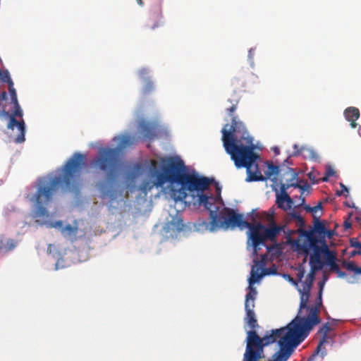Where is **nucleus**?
<instances>
[{
  "instance_id": "f257e3e1",
  "label": "nucleus",
  "mask_w": 361,
  "mask_h": 361,
  "mask_svg": "<svg viewBox=\"0 0 361 361\" xmlns=\"http://www.w3.org/2000/svg\"><path fill=\"white\" fill-rule=\"evenodd\" d=\"M161 170L158 169L156 160L151 161L149 174L151 180H144L140 185L141 190L147 193L154 187L162 188L169 183V193L175 201H185L187 191H200L209 188L212 180L200 176L196 172L186 171L184 161L178 157H170L161 159Z\"/></svg>"
},
{
  "instance_id": "f03ea898",
  "label": "nucleus",
  "mask_w": 361,
  "mask_h": 361,
  "mask_svg": "<svg viewBox=\"0 0 361 361\" xmlns=\"http://www.w3.org/2000/svg\"><path fill=\"white\" fill-rule=\"evenodd\" d=\"M228 102L231 104L226 109V112L231 117V126L227 129L228 124H226L221 130L225 150L231 155L238 169H246V181L264 180L266 178L262 175L257 163L259 156L254 152L252 138L248 135L243 123L238 121L237 117L233 116L240 102V97L234 95Z\"/></svg>"
},
{
  "instance_id": "7ed1b4c3",
  "label": "nucleus",
  "mask_w": 361,
  "mask_h": 361,
  "mask_svg": "<svg viewBox=\"0 0 361 361\" xmlns=\"http://www.w3.org/2000/svg\"><path fill=\"white\" fill-rule=\"evenodd\" d=\"M85 159V155L75 152L62 167L61 176L44 177L39 180L37 190L32 199L36 204L34 217L48 218L49 214L44 205L51 202L59 184L65 191L79 192L80 176Z\"/></svg>"
},
{
  "instance_id": "20e7f679",
  "label": "nucleus",
  "mask_w": 361,
  "mask_h": 361,
  "mask_svg": "<svg viewBox=\"0 0 361 361\" xmlns=\"http://www.w3.org/2000/svg\"><path fill=\"white\" fill-rule=\"evenodd\" d=\"M119 140L116 148L104 147L99 151V156L96 157L93 163L103 171H108L106 180L100 181L97 188L100 192V197L109 200V207H112L114 201L118 197V192L115 188L116 169L118 164L119 152L127 146L131 145L135 142V138L130 136H121L118 137Z\"/></svg>"
},
{
  "instance_id": "39448f33",
  "label": "nucleus",
  "mask_w": 361,
  "mask_h": 361,
  "mask_svg": "<svg viewBox=\"0 0 361 361\" xmlns=\"http://www.w3.org/2000/svg\"><path fill=\"white\" fill-rule=\"evenodd\" d=\"M208 188H207V190ZM206 190V189H205ZM204 190H200L197 192V202L200 205L204 206V207L209 212L210 218V228L211 231H215L219 228L227 230L226 224L224 223L227 221L228 214L231 213V210H233L231 208L224 207L222 200L219 201L217 197L212 195H207L203 193ZM195 192V190L193 191Z\"/></svg>"
},
{
  "instance_id": "423d86ee",
  "label": "nucleus",
  "mask_w": 361,
  "mask_h": 361,
  "mask_svg": "<svg viewBox=\"0 0 361 361\" xmlns=\"http://www.w3.org/2000/svg\"><path fill=\"white\" fill-rule=\"evenodd\" d=\"M326 233V227L323 222L314 218V228L312 230L304 231L302 235L306 241L300 243L297 241L295 245L299 252L302 253L305 257L312 251V259H317V252L320 248L328 246L326 240L324 239V233Z\"/></svg>"
},
{
  "instance_id": "0eeeda50",
  "label": "nucleus",
  "mask_w": 361,
  "mask_h": 361,
  "mask_svg": "<svg viewBox=\"0 0 361 361\" xmlns=\"http://www.w3.org/2000/svg\"><path fill=\"white\" fill-rule=\"evenodd\" d=\"M231 213L228 214L227 221L225 222L228 229H234L238 228L240 230L248 228L249 238L252 240L254 253L257 254L258 247L261 244H264L267 240L264 236V225L261 223L254 224L244 220L243 214H238L235 210H231Z\"/></svg>"
},
{
  "instance_id": "6e6552de",
  "label": "nucleus",
  "mask_w": 361,
  "mask_h": 361,
  "mask_svg": "<svg viewBox=\"0 0 361 361\" xmlns=\"http://www.w3.org/2000/svg\"><path fill=\"white\" fill-rule=\"evenodd\" d=\"M290 325V323L286 327L271 330L270 333L267 332L262 338L257 335L256 331H248L247 332L245 352L264 354V347L274 343L277 340L279 341L287 332Z\"/></svg>"
},
{
  "instance_id": "1a4fd4ad",
  "label": "nucleus",
  "mask_w": 361,
  "mask_h": 361,
  "mask_svg": "<svg viewBox=\"0 0 361 361\" xmlns=\"http://www.w3.org/2000/svg\"><path fill=\"white\" fill-rule=\"evenodd\" d=\"M322 305V288L319 292L318 298L314 306L309 307V314L306 317H302L298 315L291 322L290 326L297 330L296 332L307 336L313 326L319 324L321 319L319 317L320 307Z\"/></svg>"
},
{
  "instance_id": "9d476101",
  "label": "nucleus",
  "mask_w": 361,
  "mask_h": 361,
  "mask_svg": "<svg viewBox=\"0 0 361 361\" xmlns=\"http://www.w3.org/2000/svg\"><path fill=\"white\" fill-rule=\"evenodd\" d=\"M292 326H289L287 332L279 341L280 350L273 355V359L269 361H286L290 356L293 348L305 340L306 336L298 334Z\"/></svg>"
},
{
  "instance_id": "9b49d317",
  "label": "nucleus",
  "mask_w": 361,
  "mask_h": 361,
  "mask_svg": "<svg viewBox=\"0 0 361 361\" xmlns=\"http://www.w3.org/2000/svg\"><path fill=\"white\" fill-rule=\"evenodd\" d=\"M317 260L312 259V252L310 255V265L314 270H321L324 264L329 266L332 271L338 270V265L336 263V255L331 251L328 246L320 248L317 252Z\"/></svg>"
},
{
  "instance_id": "f8f14e48",
  "label": "nucleus",
  "mask_w": 361,
  "mask_h": 361,
  "mask_svg": "<svg viewBox=\"0 0 361 361\" xmlns=\"http://www.w3.org/2000/svg\"><path fill=\"white\" fill-rule=\"evenodd\" d=\"M14 108L15 110L13 113L10 115L8 111L4 110L0 111V118L1 119H9L8 123V128L13 130L15 127H17L20 131V134L16 139V142L21 143L25 141V123L22 120L20 121H18L16 116L22 117L23 116V111L20 109V106L18 102L16 94L14 93Z\"/></svg>"
},
{
  "instance_id": "ddd939ff",
  "label": "nucleus",
  "mask_w": 361,
  "mask_h": 361,
  "mask_svg": "<svg viewBox=\"0 0 361 361\" xmlns=\"http://www.w3.org/2000/svg\"><path fill=\"white\" fill-rule=\"evenodd\" d=\"M337 320L332 319L331 322H327L320 327L317 334L321 336V338L315 351L307 361H314L316 356L322 351V346L333 340L334 334H331V331L337 326Z\"/></svg>"
},
{
  "instance_id": "4468645a",
  "label": "nucleus",
  "mask_w": 361,
  "mask_h": 361,
  "mask_svg": "<svg viewBox=\"0 0 361 361\" xmlns=\"http://www.w3.org/2000/svg\"><path fill=\"white\" fill-rule=\"evenodd\" d=\"M138 75L143 82L141 89L142 94L143 95L149 94L155 90V85L149 76L148 69L145 68H141L138 72Z\"/></svg>"
},
{
  "instance_id": "2eb2a0df",
  "label": "nucleus",
  "mask_w": 361,
  "mask_h": 361,
  "mask_svg": "<svg viewBox=\"0 0 361 361\" xmlns=\"http://www.w3.org/2000/svg\"><path fill=\"white\" fill-rule=\"evenodd\" d=\"M285 175L288 176L290 178L289 179H286V183H282L281 185L280 194L287 193L286 190L290 187H299L298 183L295 182V180L297 179L298 173L293 169L288 167L286 172L283 173V176Z\"/></svg>"
},
{
  "instance_id": "dca6fc26",
  "label": "nucleus",
  "mask_w": 361,
  "mask_h": 361,
  "mask_svg": "<svg viewBox=\"0 0 361 361\" xmlns=\"http://www.w3.org/2000/svg\"><path fill=\"white\" fill-rule=\"evenodd\" d=\"M78 232V222L75 220L71 224H67L61 228V233L62 235L70 240L71 242H74L77 240V234Z\"/></svg>"
},
{
  "instance_id": "f3484780",
  "label": "nucleus",
  "mask_w": 361,
  "mask_h": 361,
  "mask_svg": "<svg viewBox=\"0 0 361 361\" xmlns=\"http://www.w3.org/2000/svg\"><path fill=\"white\" fill-rule=\"evenodd\" d=\"M283 228V226H277L272 220L269 227L267 228L264 226V228H262V230H264V236L266 238V240H270L271 241L275 240Z\"/></svg>"
},
{
  "instance_id": "a211bd4d",
  "label": "nucleus",
  "mask_w": 361,
  "mask_h": 361,
  "mask_svg": "<svg viewBox=\"0 0 361 361\" xmlns=\"http://www.w3.org/2000/svg\"><path fill=\"white\" fill-rule=\"evenodd\" d=\"M139 130L145 139H153L155 135V128L149 122L142 121L139 125Z\"/></svg>"
},
{
  "instance_id": "6ab92c4d",
  "label": "nucleus",
  "mask_w": 361,
  "mask_h": 361,
  "mask_svg": "<svg viewBox=\"0 0 361 361\" xmlns=\"http://www.w3.org/2000/svg\"><path fill=\"white\" fill-rule=\"evenodd\" d=\"M254 308L255 307H245L246 314L244 318V321L250 328V331H255V329L258 327Z\"/></svg>"
},
{
  "instance_id": "aec40b11",
  "label": "nucleus",
  "mask_w": 361,
  "mask_h": 361,
  "mask_svg": "<svg viewBox=\"0 0 361 361\" xmlns=\"http://www.w3.org/2000/svg\"><path fill=\"white\" fill-rule=\"evenodd\" d=\"M344 116L345 119L350 122L351 128H356L357 124L355 121L360 117L359 109L354 106L348 107L344 111Z\"/></svg>"
},
{
  "instance_id": "412c9836",
  "label": "nucleus",
  "mask_w": 361,
  "mask_h": 361,
  "mask_svg": "<svg viewBox=\"0 0 361 361\" xmlns=\"http://www.w3.org/2000/svg\"><path fill=\"white\" fill-rule=\"evenodd\" d=\"M276 204L279 208L283 210L289 209L293 204L291 197L288 193L277 194L276 195Z\"/></svg>"
},
{
  "instance_id": "4be33fe9",
  "label": "nucleus",
  "mask_w": 361,
  "mask_h": 361,
  "mask_svg": "<svg viewBox=\"0 0 361 361\" xmlns=\"http://www.w3.org/2000/svg\"><path fill=\"white\" fill-rule=\"evenodd\" d=\"M302 289H299L300 293V312L302 309L308 310L307 302L310 295V290L307 289L306 286L302 285Z\"/></svg>"
},
{
  "instance_id": "5701e85b",
  "label": "nucleus",
  "mask_w": 361,
  "mask_h": 361,
  "mask_svg": "<svg viewBox=\"0 0 361 361\" xmlns=\"http://www.w3.org/2000/svg\"><path fill=\"white\" fill-rule=\"evenodd\" d=\"M248 293L245 296V307H255V300L257 296V290L252 287V285L249 284Z\"/></svg>"
},
{
  "instance_id": "b1692460",
  "label": "nucleus",
  "mask_w": 361,
  "mask_h": 361,
  "mask_svg": "<svg viewBox=\"0 0 361 361\" xmlns=\"http://www.w3.org/2000/svg\"><path fill=\"white\" fill-rule=\"evenodd\" d=\"M260 269V267H252L250 271V277L248 279L249 284L253 285L264 276L262 271L259 272Z\"/></svg>"
},
{
  "instance_id": "393cba45",
  "label": "nucleus",
  "mask_w": 361,
  "mask_h": 361,
  "mask_svg": "<svg viewBox=\"0 0 361 361\" xmlns=\"http://www.w3.org/2000/svg\"><path fill=\"white\" fill-rule=\"evenodd\" d=\"M264 357V354H260V353L245 352L243 361H260Z\"/></svg>"
},
{
  "instance_id": "a878e982",
  "label": "nucleus",
  "mask_w": 361,
  "mask_h": 361,
  "mask_svg": "<svg viewBox=\"0 0 361 361\" xmlns=\"http://www.w3.org/2000/svg\"><path fill=\"white\" fill-rule=\"evenodd\" d=\"M279 172V167L271 163L268 164L267 169L265 171V176L266 178H270L272 176L278 175Z\"/></svg>"
},
{
  "instance_id": "bb28decb",
  "label": "nucleus",
  "mask_w": 361,
  "mask_h": 361,
  "mask_svg": "<svg viewBox=\"0 0 361 361\" xmlns=\"http://www.w3.org/2000/svg\"><path fill=\"white\" fill-rule=\"evenodd\" d=\"M171 228L173 231H181L184 228L183 220L180 218L173 219L171 222Z\"/></svg>"
},
{
  "instance_id": "cd10ccee",
  "label": "nucleus",
  "mask_w": 361,
  "mask_h": 361,
  "mask_svg": "<svg viewBox=\"0 0 361 361\" xmlns=\"http://www.w3.org/2000/svg\"><path fill=\"white\" fill-rule=\"evenodd\" d=\"M317 270H314L311 268V272L308 274L305 281L302 283V285L306 286L307 289H311L312 282L314 279V273Z\"/></svg>"
},
{
  "instance_id": "c85d7f7f",
  "label": "nucleus",
  "mask_w": 361,
  "mask_h": 361,
  "mask_svg": "<svg viewBox=\"0 0 361 361\" xmlns=\"http://www.w3.org/2000/svg\"><path fill=\"white\" fill-rule=\"evenodd\" d=\"M161 13L159 12L157 13L156 16L151 18L152 20H154V18H157V20L153 25H152L150 26V28L152 30H154L155 28L161 25L162 23L161 21Z\"/></svg>"
},
{
  "instance_id": "c756f323",
  "label": "nucleus",
  "mask_w": 361,
  "mask_h": 361,
  "mask_svg": "<svg viewBox=\"0 0 361 361\" xmlns=\"http://www.w3.org/2000/svg\"><path fill=\"white\" fill-rule=\"evenodd\" d=\"M340 187L341 188V190L336 191V195L341 196L344 195L345 197H348V188L343 183H340Z\"/></svg>"
},
{
  "instance_id": "7c9ffc66",
  "label": "nucleus",
  "mask_w": 361,
  "mask_h": 361,
  "mask_svg": "<svg viewBox=\"0 0 361 361\" xmlns=\"http://www.w3.org/2000/svg\"><path fill=\"white\" fill-rule=\"evenodd\" d=\"M295 182H298V185H299V187H295V188L300 189L301 190H302V192L307 190L310 188V185H308L307 181H303V180L298 181V178H297L296 180H295Z\"/></svg>"
},
{
  "instance_id": "2f4dec72",
  "label": "nucleus",
  "mask_w": 361,
  "mask_h": 361,
  "mask_svg": "<svg viewBox=\"0 0 361 361\" xmlns=\"http://www.w3.org/2000/svg\"><path fill=\"white\" fill-rule=\"evenodd\" d=\"M342 265L348 270L355 271L356 265L353 262H347L346 261H343Z\"/></svg>"
},
{
  "instance_id": "473e14b6",
  "label": "nucleus",
  "mask_w": 361,
  "mask_h": 361,
  "mask_svg": "<svg viewBox=\"0 0 361 361\" xmlns=\"http://www.w3.org/2000/svg\"><path fill=\"white\" fill-rule=\"evenodd\" d=\"M8 247L6 246H0V252L1 250H4L5 252L10 251L15 247V245L13 243V240H10L7 243Z\"/></svg>"
},
{
  "instance_id": "72a5a7b5",
  "label": "nucleus",
  "mask_w": 361,
  "mask_h": 361,
  "mask_svg": "<svg viewBox=\"0 0 361 361\" xmlns=\"http://www.w3.org/2000/svg\"><path fill=\"white\" fill-rule=\"evenodd\" d=\"M48 226L51 227V228H59L60 231L61 230L62 228L64 227V226H63L62 221H56L55 222L49 223V224H48Z\"/></svg>"
},
{
  "instance_id": "f704fd0d",
  "label": "nucleus",
  "mask_w": 361,
  "mask_h": 361,
  "mask_svg": "<svg viewBox=\"0 0 361 361\" xmlns=\"http://www.w3.org/2000/svg\"><path fill=\"white\" fill-rule=\"evenodd\" d=\"M334 173H335L334 170L332 168L329 167L326 171V174H325V176L323 178V180L327 181L329 178L331 176H333L334 175Z\"/></svg>"
},
{
  "instance_id": "c9c22d12",
  "label": "nucleus",
  "mask_w": 361,
  "mask_h": 361,
  "mask_svg": "<svg viewBox=\"0 0 361 361\" xmlns=\"http://www.w3.org/2000/svg\"><path fill=\"white\" fill-rule=\"evenodd\" d=\"M350 245L352 247L361 249V243H360L356 238L350 239Z\"/></svg>"
},
{
  "instance_id": "e433bc0d",
  "label": "nucleus",
  "mask_w": 361,
  "mask_h": 361,
  "mask_svg": "<svg viewBox=\"0 0 361 361\" xmlns=\"http://www.w3.org/2000/svg\"><path fill=\"white\" fill-rule=\"evenodd\" d=\"M262 272H263V275L265 276V275H269L271 274H275L276 272V270L275 268H274L273 269H271L270 268H265V269H262Z\"/></svg>"
},
{
  "instance_id": "4c0bfd02",
  "label": "nucleus",
  "mask_w": 361,
  "mask_h": 361,
  "mask_svg": "<svg viewBox=\"0 0 361 361\" xmlns=\"http://www.w3.org/2000/svg\"><path fill=\"white\" fill-rule=\"evenodd\" d=\"M322 209V202H319L317 205L312 207V213L317 212Z\"/></svg>"
},
{
  "instance_id": "58836bf2",
  "label": "nucleus",
  "mask_w": 361,
  "mask_h": 361,
  "mask_svg": "<svg viewBox=\"0 0 361 361\" xmlns=\"http://www.w3.org/2000/svg\"><path fill=\"white\" fill-rule=\"evenodd\" d=\"M334 231L331 230H327L326 228V233H324V239H325L326 237H328L329 238H331L333 236Z\"/></svg>"
},
{
  "instance_id": "ea45409f",
  "label": "nucleus",
  "mask_w": 361,
  "mask_h": 361,
  "mask_svg": "<svg viewBox=\"0 0 361 361\" xmlns=\"http://www.w3.org/2000/svg\"><path fill=\"white\" fill-rule=\"evenodd\" d=\"M293 148H294L295 151L293 152V155L297 156V155L300 154L299 146L298 145L295 144L293 145Z\"/></svg>"
},
{
  "instance_id": "a19ab883",
  "label": "nucleus",
  "mask_w": 361,
  "mask_h": 361,
  "mask_svg": "<svg viewBox=\"0 0 361 361\" xmlns=\"http://www.w3.org/2000/svg\"><path fill=\"white\" fill-rule=\"evenodd\" d=\"M334 272H336L338 276L340 278H343L346 276L345 273L342 271L339 267H338V270L335 271Z\"/></svg>"
},
{
  "instance_id": "79ce46f5",
  "label": "nucleus",
  "mask_w": 361,
  "mask_h": 361,
  "mask_svg": "<svg viewBox=\"0 0 361 361\" xmlns=\"http://www.w3.org/2000/svg\"><path fill=\"white\" fill-rule=\"evenodd\" d=\"M345 229H349L352 226V224L349 221H345L343 224Z\"/></svg>"
},
{
  "instance_id": "37998d69",
  "label": "nucleus",
  "mask_w": 361,
  "mask_h": 361,
  "mask_svg": "<svg viewBox=\"0 0 361 361\" xmlns=\"http://www.w3.org/2000/svg\"><path fill=\"white\" fill-rule=\"evenodd\" d=\"M308 178H309L311 180H312L313 183L317 182V181L315 180V177H314V176L313 175V173H308Z\"/></svg>"
},
{
  "instance_id": "c03bdc74",
  "label": "nucleus",
  "mask_w": 361,
  "mask_h": 361,
  "mask_svg": "<svg viewBox=\"0 0 361 361\" xmlns=\"http://www.w3.org/2000/svg\"><path fill=\"white\" fill-rule=\"evenodd\" d=\"M357 274H361V267H355V271Z\"/></svg>"
},
{
  "instance_id": "a18cd8bd",
  "label": "nucleus",
  "mask_w": 361,
  "mask_h": 361,
  "mask_svg": "<svg viewBox=\"0 0 361 361\" xmlns=\"http://www.w3.org/2000/svg\"><path fill=\"white\" fill-rule=\"evenodd\" d=\"M312 207H310V206H309V205H306V206L305 207V209L307 212H312Z\"/></svg>"
},
{
  "instance_id": "49530a36",
  "label": "nucleus",
  "mask_w": 361,
  "mask_h": 361,
  "mask_svg": "<svg viewBox=\"0 0 361 361\" xmlns=\"http://www.w3.org/2000/svg\"><path fill=\"white\" fill-rule=\"evenodd\" d=\"M10 91H11V97H12V100L14 102V92H16L15 90H11L10 89ZM16 94V93H15Z\"/></svg>"
},
{
  "instance_id": "de8ad7c7",
  "label": "nucleus",
  "mask_w": 361,
  "mask_h": 361,
  "mask_svg": "<svg viewBox=\"0 0 361 361\" xmlns=\"http://www.w3.org/2000/svg\"><path fill=\"white\" fill-rule=\"evenodd\" d=\"M303 274H304V273H303V271H300V272H299V273L298 274V278L300 279V280H301V279L302 278V276H303Z\"/></svg>"
},
{
  "instance_id": "09e8293b",
  "label": "nucleus",
  "mask_w": 361,
  "mask_h": 361,
  "mask_svg": "<svg viewBox=\"0 0 361 361\" xmlns=\"http://www.w3.org/2000/svg\"><path fill=\"white\" fill-rule=\"evenodd\" d=\"M136 1L141 6H142L144 5V2L142 0H136Z\"/></svg>"
},
{
  "instance_id": "8fccbe9b",
  "label": "nucleus",
  "mask_w": 361,
  "mask_h": 361,
  "mask_svg": "<svg viewBox=\"0 0 361 361\" xmlns=\"http://www.w3.org/2000/svg\"><path fill=\"white\" fill-rule=\"evenodd\" d=\"M295 217L298 219L299 221L303 223V219L300 216H295Z\"/></svg>"
},
{
  "instance_id": "3c124183",
  "label": "nucleus",
  "mask_w": 361,
  "mask_h": 361,
  "mask_svg": "<svg viewBox=\"0 0 361 361\" xmlns=\"http://www.w3.org/2000/svg\"><path fill=\"white\" fill-rule=\"evenodd\" d=\"M355 219L358 222L361 221V213Z\"/></svg>"
},
{
  "instance_id": "603ef678",
  "label": "nucleus",
  "mask_w": 361,
  "mask_h": 361,
  "mask_svg": "<svg viewBox=\"0 0 361 361\" xmlns=\"http://www.w3.org/2000/svg\"><path fill=\"white\" fill-rule=\"evenodd\" d=\"M358 255V254H357V250H354V251H353V252H351V256H354V255Z\"/></svg>"
},
{
  "instance_id": "864d4df0",
  "label": "nucleus",
  "mask_w": 361,
  "mask_h": 361,
  "mask_svg": "<svg viewBox=\"0 0 361 361\" xmlns=\"http://www.w3.org/2000/svg\"><path fill=\"white\" fill-rule=\"evenodd\" d=\"M324 355H325V350H323V351L322 352V356H321V357H322V359L324 357Z\"/></svg>"
},
{
  "instance_id": "5fc2aeb1",
  "label": "nucleus",
  "mask_w": 361,
  "mask_h": 361,
  "mask_svg": "<svg viewBox=\"0 0 361 361\" xmlns=\"http://www.w3.org/2000/svg\"><path fill=\"white\" fill-rule=\"evenodd\" d=\"M357 254L358 255H361V248L360 250H357Z\"/></svg>"
},
{
  "instance_id": "6e6d98bb",
  "label": "nucleus",
  "mask_w": 361,
  "mask_h": 361,
  "mask_svg": "<svg viewBox=\"0 0 361 361\" xmlns=\"http://www.w3.org/2000/svg\"><path fill=\"white\" fill-rule=\"evenodd\" d=\"M345 205H346L347 207H352V206H350V205L349 204V203H345Z\"/></svg>"
},
{
  "instance_id": "4d7b16f0",
  "label": "nucleus",
  "mask_w": 361,
  "mask_h": 361,
  "mask_svg": "<svg viewBox=\"0 0 361 361\" xmlns=\"http://www.w3.org/2000/svg\"><path fill=\"white\" fill-rule=\"evenodd\" d=\"M358 133H359V134L361 135V128H359V130H358Z\"/></svg>"
},
{
  "instance_id": "13d9d810",
  "label": "nucleus",
  "mask_w": 361,
  "mask_h": 361,
  "mask_svg": "<svg viewBox=\"0 0 361 361\" xmlns=\"http://www.w3.org/2000/svg\"><path fill=\"white\" fill-rule=\"evenodd\" d=\"M279 149H275V152H276V153H279Z\"/></svg>"
},
{
  "instance_id": "bf43d9fd",
  "label": "nucleus",
  "mask_w": 361,
  "mask_h": 361,
  "mask_svg": "<svg viewBox=\"0 0 361 361\" xmlns=\"http://www.w3.org/2000/svg\"><path fill=\"white\" fill-rule=\"evenodd\" d=\"M313 154H314L313 157H317V154H315V153H313Z\"/></svg>"
}]
</instances>
